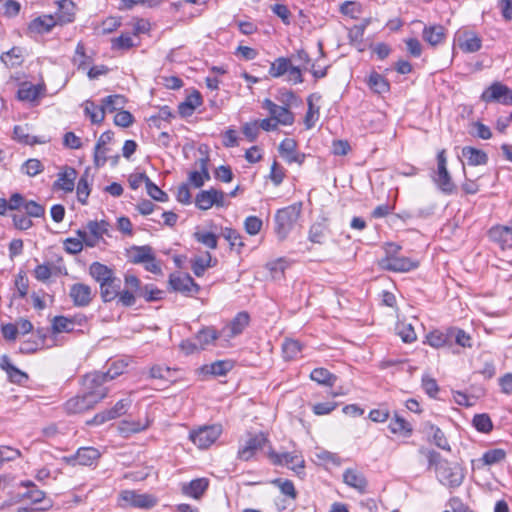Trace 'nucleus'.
Wrapping results in <instances>:
<instances>
[{
	"label": "nucleus",
	"instance_id": "obj_32",
	"mask_svg": "<svg viewBox=\"0 0 512 512\" xmlns=\"http://www.w3.org/2000/svg\"><path fill=\"white\" fill-rule=\"evenodd\" d=\"M343 481L350 487L363 492L367 486V482L362 473L354 469H347L343 473Z\"/></svg>",
	"mask_w": 512,
	"mask_h": 512
},
{
	"label": "nucleus",
	"instance_id": "obj_54",
	"mask_svg": "<svg viewBox=\"0 0 512 512\" xmlns=\"http://www.w3.org/2000/svg\"><path fill=\"white\" fill-rule=\"evenodd\" d=\"M313 95H310L307 99L308 102V110L305 115V125L307 129H311L319 117V107H316L312 102Z\"/></svg>",
	"mask_w": 512,
	"mask_h": 512
},
{
	"label": "nucleus",
	"instance_id": "obj_61",
	"mask_svg": "<svg viewBox=\"0 0 512 512\" xmlns=\"http://www.w3.org/2000/svg\"><path fill=\"white\" fill-rule=\"evenodd\" d=\"M223 237L229 242L231 248L238 247L240 249L244 246L242 236L238 231L232 228H225L223 230Z\"/></svg>",
	"mask_w": 512,
	"mask_h": 512
},
{
	"label": "nucleus",
	"instance_id": "obj_50",
	"mask_svg": "<svg viewBox=\"0 0 512 512\" xmlns=\"http://www.w3.org/2000/svg\"><path fill=\"white\" fill-rule=\"evenodd\" d=\"M39 93H40V90H39V87L36 86V85H27V84H23L18 92H17V96H18V99L21 100V101H34L38 98L39 96Z\"/></svg>",
	"mask_w": 512,
	"mask_h": 512
},
{
	"label": "nucleus",
	"instance_id": "obj_53",
	"mask_svg": "<svg viewBox=\"0 0 512 512\" xmlns=\"http://www.w3.org/2000/svg\"><path fill=\"white\" fill-rule=\"evenodd\" d=\"M23 209L30 218H41L45 215V207L33 200H26Z\"/></svg>",
	"mask_w": 512,
	"mask_h": 512
},
{
	"label": "nucleus",
	"instance_id": "obj_35",
	"mask_svg": "<svg viewBox=\"0 0 512 512\" xmlns=\"http://www.w3.org/2000/svg\"><path fill=\"white\" fill-rule=\"evenodd\" d=\"M424 429L428 435L432 436V441L437 447L443 450H450L448 440L439 427L432 423H426Z\"/></svg>",
	"mask_w": 512,
	"mask_h": 512
},
{
	"label": "nucleus",
	"instance_id": "obj_24",
	"mask_svg": "<svg viewBox=\"0 0 512 512\" xmlns=\"http://www.w3.org/2000/svg\"><path fill=\"white\" fill-rule=\"evenodd\" d=\"M422 37L431 46H437L445 41L446 29L439 24L425 26Z\"/></svg>",
	"mask_w": 512,
	"mask_h": 512
},
{
	"label": "nucleus",
	"instance_id": "obj_57",
	"mask_svg": "<svg viewBox=\"0 0 512 512\" xmlns=\"http://www.w3.org/2000/svg\"><path fill=\"white\" fill-rule=\"evenodd\" d=\"M398 335L405 343H412L416 341L417 334L412 324L402 323L397 327Z\"/></svg>",
	"mask_w": 512,
	"mask_h": 512
},
{
	"label": "nucleus",
	"instance_id": "obj_33",
	"mask_svg": "<svg viewBox=\"0 0 512 512\" xmlns=\"http://www.w3.org/2000/svg\"><path fill=\"white\" fill-rule=\"evenodd\" d=\"M388 428L393 434H400L404 437H410L413 433L412 425L398 414L394 415Z\"/></svg>",
	"mask_w": 512,
	"mask_h": 512
},
{
	"label": "nucleus",
	"instance_id": "obj_60",
	"mask_svg": "<svg viewBox=\"0 0 512 512\" xmlns=\"http://www.w3.org/2000/svg\"><path fill=\"white\" fill-rule=\"evenodd\" d=\"M146 190L148 195L156 201L166 202L168 201V194L161 190L151 179H147Z\"/></svg>",
	"mask_w": 512,
	"mask_h": 512
},
{
	"label": "nucleus",
	"instance_id": "obj_18",
	"mask_svg": "<svg viewBox=\"0 0 512 512\" xmlns=\"http://www.w3.org/2000/svg\"><path fill=\"white\" fill-rule=\"evenodd\" d=\"M95 407L94 402L83 392L68 399L64 404V410L68 414L82 413Z\"/></svg>",
	"mask_w": 512,
	"mask_h": 512
},
{
	"label": "nucleus",
	"instance_id": "obj_3",
	"mask_svg": "<svg viewBox=\"0 0 512 512\" xmlns=\"http://www.w3.org/2000/svg\"><path fill=\"white\" fill-rule=\"evenodd\" d=\"M107 382L105 375L101 371L87 373L82 378V392L96 405L108 395Z\"/></svg>",
	"mask_w": 512,
	"mask_h": 512
},
{
	"label": "nucleus",
	"instance_id": "obj_5",
	"mask_svg": "<svg viewBox=\"0 0 512 512\" xmlns=\"http://www.w3.org/2000/svg\"><path fill=\"white\" fill-rule=\"evenodd\" d=\"M226 194L215 188L200 191L195 197V205L200 210H208L213 206L225 207L228 206L226 201Z\"/></svg>",
	"mask_w": 512,
	"mask_h": 512
},
{
	"label": "nucleus",
	"instance_id": "obj_30",
	"mask_svg": "<svg viewBox=\"0 0 512 512\" xmlns=\"http://www.w3.org/2000/svg\"><path fill=\"white\" fill-rule=\"evenodd\" d=\"M462 155L471 166L485 165L488 162V155L483 150L471 146L464 147Z\"/></svg>",
	"mask_w": 512,
	"mask_h": 512
},
{
	"label": "nucleus",
	"instance_id": "obj_20",
	"mask_svg": "<svg viewBox=\"0 0 512 512\" xmlns=\"http://www.w3.org/2000/svg\"><path fill=\"white\" fill-rule=\"evenodd\" d=\"M209 487V480L207 478H196L188 483L181 485V492L188 497L200 499Z\"/></svg>",
	"mask_w": 512,
	"mask_h": 512
},
{
	"label": "nucleus",
	"instance_id": "obj_38",
	"mask_svg": "<svg viewBox=\"0 0 512 512\" xmlns=\"http://www.w3.org/2000/svg\"><path fill=\"white\" fill-rule=\"evenodd\" d=\"M310 378L311 380L317 382L318 384L328 387H332L337 380L336 375L332 374L327 369L322 367L313 369L310 374Z\"/></svg>",
	"mask_w": 512,
	"mask_h": 512
},
{
	"label": "nucleus",
	"instance_id": "obj_19",
	"mask_svg": "<svg viewBox=\"0 0 512 512\" xmlns=\"http://www.w3.org/2000/svg\"><path fill=\"white\" fill-rule=\"evenodd\" d=\"M77 171L70 166H65L58 174L57 180L54 182V189L63 190L64 192H72L75 186Z\"/></svg>",
	"mask_w": 512,
	"mask_h": 512
},
{
	"label": "nucleus",
	"instance_id": "obj_56",
	"mask_svg": "<svg viewBox=\"0 0 512 512\" xmlns=\"http://www.w3.org/2000/svg\"><path fill=\"white\" fill-rule=\"evenodd\" d=\"M42 163L35 158L28 159L21 167V171L28 176H36L43 171Z\"/></svg>",
	"mask_w": 512,
	"mask_h": 512
},
{
	"label": "nucleus",
	"instance_id": "obj_46",
	"mask_svg": "<svg viewBox=\"0 0 512 512\" xmlns=\"http://www.w3.org/2000/svg\"><path fill=\"white\" fill-rule=\"evenodd\" d=\"M506 451L501 448H494L489 449L482 455V458L480 459L484 465L491 466L498 464L505 460L506 458Z\"/></svg>",
	"mask_w": 512,
	"mask_h": 512
},
{
	"label": "nucleus",
	"instance_id": "obj_36",
	"mask_svg": "<svg viewBox=\"0 0 512 512\" xmlns=\"http://www.w3.org/2000/svg\"><path fill=\"white\" fill-rule=\"evenodd\" d=\"M154 255L152 247L148 245L133 246L130 250V261L134 264H143L148 260H152Z\"/></svg>",
	"mask_w": 512,
	"mask_h": 512
},
{
	"label": "nucleus",
	"instance_id": "obj_25",
	"mask_svg": "<svg viewBox=\"0 0 512 512\" xmlns=\"http://www.w3.org/2000/svg\"><path fill=\"white\" fill-rule=\"evenodd\" d=\"M0 368L4 370L12 383L22 384L28 379V375L14 366L7 355L0 358Z\"/></svg>",
	"mask_w": 512,
	"mask_h": 512
},
{
	"label": "nucleus",
	"instance_id": "obj_4",
	"mask_svg": "<svg viewBox=\"0 0 512 512\" xmlns=\"http://www.w3.org/2000/svg\"><path fill=\"white\" fill-rule=\"evenodd\" d=\"M433 180L443 193L452 194L455 192L456 186L447 169L446 151L444 149L437 154V172Z\"/></svg>",
	"mask_w": 512,
	"mask_h": 512
},
{
	"label": "nucleus",
	"instance_id": "obj_62",
	"mask_svg": "<svg viewBox=\"0 0 512 512\" xmlns=\"http://www.w3.org/2000/svg\"><path fill=\"white\" fill-rule=\"evenodd\" d=\"M127 367L123 361H115L111 363L106 372H103L107 381H112L116 377L122 375Z\"/></svg>",
	"mask_w": 512,
	"mask_h": 512
},
{
	"label": "nucleus",
	"instance_id": "obj_8",
	"mask_svg": "<svg viewBox=\"0 0 512 512\" xmlns=\"http://www.w3.org/2000/svg\"><path fill=\"white\" fill-rule=\"evenodd\" d=\"M122 506L150 509L157 503V498L148 493H138L134 490H124L120 493Z\"/></svg>",
	"mask_w": 512,
	"mask_h": 512
},
{
	"label": "nucleus",
	"instance_id": "obj_28",
	"mask_svg": "<svg viewBox=\"0 0 512 512\" xmlns=\"http://www.w3.org/2000/svg\"><path fill=\"white\" fill-rule=\"evenodd\" d=\"M121 289V280L114 276L105 285L100 287V296L103 302H111L119 295Z\"/></svg>",
	"mask_w": 512,
	"mask_h": 512
},
{
	"label": "nucleus",
	"instance_id": "obj_17",
	"mask_svg": "<svg viewBox=\"0 0 512 512\" xmlns=\"http://www.w3.org/2000/svg\"><path fill=\"white\" fill-rule=\"evenodd\" d=\"M69 296L76 307L88 306L92 299V289L84 283H75L70 287Z\"/></svg>",
	"mask_w": 512,
	"mask_h": 512
},
{
	"label": "nucleus",
	"instance_id": "obj_58",
	"mask_svg": "<svg viewBox=\"0 0 512 512\" xmlns=\"http://www.w3.org/2000/svg\"><path fill=\"white\" fill-rule=\"evenodd\" d=\"M194 238L210 249H216L218 244V238L214 233L211 232H195Z\"/></svg>",
	"mask_w": 512,
	"mask_h": 512
},
{
	"label": "nucleus",
	"instance_id": "obj_63",
	"mask_svg": "<svg viewBox=\"0 0 512 512\" xmlns=\"http://www.w3.org/2000/svg\"><path fill=\"white\" fill-rule=\"evenodd\" d=\"M269 178L275 186H279L285 178V170L276 160L271 165Z\"/></svg>",
	"mask_w": 512,
	"mask_h": 512
},
{
	"label": "nucleus",
	"instance_id": "obj_52",
	"mask_svg": "<svg viewBox=\"0 0 512 512\" xmlns=\"http://www.w3.org/2000/svg\"><path fill=\"white\" fill-rule=\"evenodd\" d=\"M86 228L89 233L101 240L103 235L108 233L109 223L105 220L89 221Z\"/></svg>",
	"mask_w": 512,
	"mask_h": 512
},
{
	"label": "nucleus",
	"instance_id": "obj_15",
	"mask_svg": "<svg viewBox=\"0 0 512 512\" xmlns=\"http://www.w3.org/2000/svg\"><path fill=\"white\" fill-rule=\"evenodd\" d=\"M250 316L247 312L242 311L221 329L222 337L226 339L234 338L243 333L245 328L249 325Z\"/></svg>",
	"mask_w": 512,
	"mask_h": 512
},
{
	"label": "nucleus",
	"instance_id": "obj_41",
	"mask_svg": "<svg viewBox=\"0 0 512 512\" xmlns=\"http://www.w3.org/2000/svg\"><path fill=\"white\" fill-rule=\"evenodd\" d=\"M54 24V20L51 16L38 17L30 22L28 30L38 34L47 33Z\"/></svg>",
	"mask_w": 512,
	"mask_h": 512
},
{
	"label": "nucleus",
	"instance_id": "obj_43",
	"mask_svg": "<svg viewBox=\"0 0 512 512\" xmlns=\"http://www.w3.org/2000/svg\"><path fill=\"white\" fill-rule=\"evenodd\" d=\"M13 137L20 143L26 145H34L36 143H44V140H39L37 137L29 135V128L27 125H16L13 130Z\"/></svg>",
	"mask_w": 512,
	"mask_h": 512
},
{
	"label": "nucleus",
	"instance_id": "obj_2",
	"mask_svg": "<svg viewBox=\"0 0 512 512\" xmlns=\"http://www.w3.org/2000/svg\"><path fill=\"white\" fill-rule=\"evenodd\" d=\"M302 209V203H294L278 209L274 216V231L279 240H284L296 225Z\"/></svg>",
	"mask_w": 512,
	"mask_h": 512
},
{
	"label": "nucleus",
	"instance_id": "obj_40",
	"mask_svg": "<svg viewBox=\"0 0 512 512\" xmlns=\"http://www.w3.org/2000/svg\"><path fill=\"white\" fill-rule=\"evenodd\" d=\"M426 339L427 343L434 348H440L449 345L451 344L450 328H448L445 332L434 330L427 335Z\"/></svg>",
	"mask_w": 512,
	"mask_h": 512
},
{
	"label": "nucleus",
	"instance_id": "obj_14",
	"mask_svg": "<svg viewBox=\"0 0 512 512\" xmlns=\"http://www.w3.org/2000/svg\"><path fill=\"white\" fill-rule=\"evenodd\" d=\"M262 107L266 109L273 120L277 121L279 125H292L294 123V114L285 106H279L272 100L266 98Z\"/></svg>",
	"mask_w": 512,
	"mask_h": 512
},
{
	"label": "nucleus",
	"instance_id": "obj_6",
	"mask_svg": "<svg viewBox=\"0 0 512 512\" xmlns=\"http://www.w3.org/2000/svg\"><path fill=\"white\" fill-rule=\"evenodd\" d=\"M220 425L203 426L193 430L189 434V439L200 449H206L211 446L221 435Z\"/></svg>",
	"mask_w": 512,
	"mask_h": 512
},
{
	"label": "nucleus",
	"instance_id": "obj_31",
	"mask_svg": "<svg viewBox=\"0 0 512 512\" xmlns=\"http://www.w3.org/2000/svg\"><path fill=\"white\" fill-rule=\"evenodd\" d=\"M489 236L502 247L512 245V227L495 226L489 230Z\"/></svg>",
	"mask_w": 512,
	"mask_h": 512
},
{
	"label": "nucleus",
	"instance_id": "obj_42",
	"mask_svg": "<svg viewBox=\"0 0 512 512\" xmlns=\"http://www.w3.org/2000/svg\"><path fill=\"white\" fill-rule=\"evenodd\" d=\"M214 266L212 263V256L209 252H206L205 256H198L192 259L191 269L197 277L204 275L207 268Z\"/></svg>",
	"mask_w": 512,
	"mask_h": 512
},
{
	"label": "nucleus",
	"instance_id": "obj_16",
	"mask_svg": "<svg viewBox=\"0 0 512 512\" xmlns=\"http://www.w3.org/2000/svg\"><path fill=\"white\" fill-rule=\"evenodd\" d=\"M296 148L297 143L294 139L285 138L281 141L278 150L281 157L284 158L287 163H298L301 165L306 156L304 153L297 152Z\"/></svg>",
	"mask_w": 512,
	"mask_h": 512
},
{
	"label": "nucleus",
	"instance_id": "obj_26",
	"mask_svg": "<svg viewBox=\"0 0 512 512\" xmlns=\"http://www.w3.org/2000/svg\"><path fill=\"white\" fill-rule=\"evenodd\" d=\"M89 273L91 277L99 283L100 287L116 276L111 268L99 262H93L90 265Z\"/></svg>",
	"mask_w": 512,
	"mask_h": 512
},
{
	"label": "nucleus",
	"instance_id": "obj_55",
	"mask_svg": "<svg viewBox=\"0 0 512 512\" xmlns=\"http://www.w3.org/2000/svg\"><path fill=\"white\" fill-rule=\"evenodd\" d=\"M90 195V185L87 175L81 176L77 184V199L81 204H86Z\"/></svg>",
	"mask_w": 512,
	"mask_h": 512
},
{
	"label": "nucleus",
	"instance_id": "obj_29",
	"mask_svg": "<svg viewBox=\"0 0 512 512\" xmlns=\"http://www.w3.org/2000/svg\"><path fill=\"white\" fill-rule=\"evenodd\" d=\"M202 104V97L198 91L187 96L184 102L178 106L179 114L183 117L191 116L195 109Z\"/></svg>",
	"mask_w": 512,
	"mask_h": 512
},
{
	"label": "nucleus",
	"instance_id": "obj_37",
	"mask_svg": "<svg viewBox=\"0 0 512 512\" xmlns=\"http://www.w3.org/2000/svg\"><path fill=\"white\" fill-rule=\"evenodd\" d=\"M291 65V59L287 57H278L271 63L268 74L272 78L283 77L286 75Z\"/></svg>",
	"mask_w": 512,
	"mask_h": 512
},
{
	"label": "nucleus",
	"instance_id": "obj_44",
	"mask_svg": "<svg viewBox=\"0 0 512 512\" xmlns=\"http://www.w3.org/2000/svg\"><path fill=\"white\" fill-rule=\"evenodd\" d=\"M126 99L122 95H109L102 99V107L104 109V113L106 112H114L117 110H122L125 106Z\"/></svg>",
	"mask_w": 512,
	"mask_h": 512
},
{
	"label": "nucleus",
	"instance_id": "obj_7",
	"mask_svg": "<svg viewBox=\"0 0 512 512\" xmlns=\"http://www.w3.org/2000/svg\"><path fill=\"white\" fill-rule=\"evenodd\" d=\"M169 287L187 297L194 296L200 291V286L189 274L180 272L172 273L169 276Z\"/></svg>",
	"mask_w": 512,
	"mask_h": 512
},
{
	"label": "nucleus",
	"instance_id": "obj_45",
	"mask_svg": "<svg viewBox=\"0 0 512 512\" xmlns=\"http://www.w3.org/2000/svg\"><path fill=\"white\" fill-rule=\"evenodd\" d=\"M232 369L230 361L219 360L210 365L203 366L202 370L213 376H224Z\"/></svg>",
	"mask_w": 512,
	"mask_h": 512
},
{
	"label": "nucleus",
	"instance_id": "obj_1",
	"mask_svg": "<svg viewBox=\"0 0 512 512\" xmlns=\"http://www.w3.org/2000/svg\"><path fill=\"white\" fill-rule=\"evenodd\" d=\"M419 452L428 460V468H434L439 482L447 487H459L464 480V470L457 463H451L441 457V455L426 448H420Z\"/></svg>",
	"mask_w": 512,
	"mask_h": 512
},
{
	"label": "nucleus",
	"instance_id": "obj_10",
	"mask_svg": "<svg viewBox=\"0 0 512 512\" xmlns=\"http://www.w3.org/2000/svg\"><path fill=\"white\" fill-rule=\"evenodd\" d=\"M484 102H499L504 105L512 104V90L500 82H494L481 95Z\"/></svg>",
	"mask_w": 512,
	"mask_h": 512
},
{
	"label": "nucleus",
	"instance_id": "obj_64",
	"mask_svg": "<svg viewBox=\"0 0 512 512\" xmlns=\"http://www.w3.org/2000/svg\"><path fill=\"white\" fill-rule=\"evenodd\" d=\"M132 401L129 398L119 400L111 409H108L113 419L124 415L130 407Z\"/></svg>",
	"mask_w": 512,
	"mask_h": 512
},
{
	"label": "nucleus",
	"instance_id": "obj_27",
	"mask_svg": "<svg viewBox=\"0 0 512 512\" xmlns=\"http://www.w3.org/2000/svg\"><path fill=\"white\" fill-rule=\"evenodd\" d=\"M220 337H222L221 331H217L214 327L208 326L198 331L195 339L199 348L204 350L208 346L213 345L215 341Z\"/></svg>",
	"mask_w": 512,
	"mask_h": 512
},
{
	"label": "nucleus",
	"instance_id": "obj_11",
	"mask_svg": "<svg viewBox=\"0 0 512 512\" xmlns=\"http://www.w3.org/2000/svg\"><path fill=\"white\" fill-rule=\"evenodd\" d=\"M268 442L263 433L255 434L249 437L238 449L237 456L242 461L251 460L258 451L262 450Z\"/></svg>",
	"mask_w": 512,
	"mask_h": 512
},
{
	"label": "nucleus",
	"instance_id": "obj_49",
	"mask_svg": "<svg viewBox=\"0 0 512 512\" xmlns=\"http://www.w3.org/2000/svg\"><path fill=\"white\" fill-rule=\"evenodd\" d=\"M282 349L284 357L288 360H292L297 358V356L301 353L302 345L297 340L288 339L283 343Z\"/></svg>",
	"mask_w": 512,
	"mask_h": 512
},
{
	"label": "nucleus",
	"instance_id": "obj_23",
	"mask_svg": "<svg viewBox=\"0 0 512 512\" xmlns=\"http://www.w3.org/2000/svg\"><path fill=\"white\" fill-rule=\"evenodd\" d=\"M114 133L110 130L103 132L99 139L97 140V143L94 148V164L97 167L104 166L107 157H106V151L105 145L109 143L113 138Z\"/></svg>",
	"mask_w": 512,
	"mask_h": 512
},
{
	"label": "nucleus",
	"instance_id": "obj_21",
	"mask_svg": "<svg viewBox=\"0 0 512 512\" xmlns=\"http://www.w3.org/2000/svg\"><path fill=\"white\" fill-rule=\"evenodd\" d=\"M209 158L206 156L200 158L196 165L199 167V171H192L189 173L188 181L191 185L196 188H200L204 185L205 181L210 180V174L208 171Z\"/></svg>",
	"mask_w": 512,
	"mask_h": 512
},
{
	"label": "nucleus",
	"instance_id": "obj_59",
	"mask_svg": "<svg viewBox=\"0 0 512 512\" xmlns=\"http://www.w3.org/2000/svg\"><path fill=\"white\" fill-rule=\"evenodd\" d=\"M53 329L55 332H71L74 329V322L64 316H56L53 319Z\"/></svg>",
	"mask_w": 512,
	"mask_h": 512
},
{
	"label": "nucleus",
	"instance_id": "obj_39",
	"mask_svg": "<svg viewBox=\"0 0 512 512\" xmlns=\"http://www.w3.org/2000/svg\"><path fill=\"white\" fill-rule=\"evenodd\" d=\"M84 113L93 124H100L105 119L104 109L102 104L97 106L93 101L87 100L84 103Z\"/></svg>",
	"mask_w": 512,
	"mask_h": 512
},
{
	"label": "nucleus",
	"instance_id": "obj_51",
	"mask_svg": "<svg viewBox=\"0 0 512 512\" xmlns=\"http://www.w3.org/2000/svg\"><path fill=\"white\" fill-rule=\"evenodd\" d=\"M455 340L456 344H458L461 347H471V337L468 333H466L464 330L450 327V343H452V340Z\"/></svg>",
	"mask_w": 512,
	"mask_h": 512
},
{
	"label": "nucleus",
	"instance_id": "obj_9",
	"mask_svg": "<svg viewBox=\"0 0 512 512\" xmlns=\"http://www.w3.org/2000/svg\"><path fill=\"white\" fill-rule=\"evenodd\" d=\"M269 458L272 460L273 464L287 465L298 475L304 473L305 461L297 452L276 453L271 450L269 452Z\"/></svg>",
	"mask_w": 512,
	"mask_h": 512
},
{
	"label": "nucleus",
	"instance_id": "obj_13",
	"mask_svg": "<svg viewBox=\"0 0 512 512\" xmlns=\"http://www.w3.org/2000/svg\"><path fill=\"white\" fill-rule=\"evenodd\" d=\"M459 48L466 53H474L481 49L482 39L473 30H459L456 34Z\"/></svg>",
	"mask_w": 512,
	"mask_h": 512
},
{
	"label": "nucleus",
	"instance_id": "obj_34",
	"mask_svg": "<svg viewBox=\"0 0 512 512\" xmlns=\"http://www.w3.org/2000/svg\"><path fill=\"white\" fill-rule=\"evenodd\" d=\"M367 85L374 93L377 94H384L390 90V84L388 80L377 72H372L369 75Z\"/></svg>",
	"mask_w": 512,
	"mask_h": 512
},
{
	"label": "nucleus",
	"instance_id": "obj_12",
	"mask_svg": "<svg viewBox=\"0 0 512 512\" xmlns=\"http://www.w3.org/2000/svg\"><path fill=\"white\" fill-rule=\"evenodd\" d=\"M381 268L393 272H409L419 266V262L408 257L390 256L379 261Z\"/></svg>",
	"mask_w": 512,
	"mask_h": 512
},
{
	"label": "nucleus",
	"instance_id": "obj_22",
	"mask_svg": "<svg viewBox=\"0 0 512 512\" xmlns=\"http://www.w3.org/2000/svg\"><path fill=\"white\" fill-rule=\"evenodd\" d=\"M100 455L98 449L94 447H81L68 461L83 466H91L100 458Z\"/></svg>",
	"mask_w": 512,
	"mask_h": 512
},
{
	"label": "nucleus",
	"instance_id": "obj_48",
	"mask_svg": "<svg viewBox=\"0 0 512 512\" xmlns=\"http://www.w3.org/2000/svg\"><path fill=\"white\" fill-rule=\"evenodd\" d=\"M475 429L481 433H489L493 429L490 416L486 413L476 414L472 420Z\"/></svg>",
	"mask_w": 512,
	"mask_h": 512
},
{
	"label": "nucleus",
	"instance_id": "obj_47",
	"mask_svg": "<svg viewBox=\"0 0 512 512\" xmlns=\"http://www.w3.org/2000/svg\"><path fill=\"white\" fill-rule=\"evenodd\" d=\"M0 59L6 66H19L23 62L22 50L18 47H13L9 51L4 52Z\"/></svg>",
	"mask_w": 512,
	"mask_h": 512
}]
</instances>
